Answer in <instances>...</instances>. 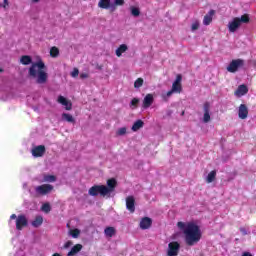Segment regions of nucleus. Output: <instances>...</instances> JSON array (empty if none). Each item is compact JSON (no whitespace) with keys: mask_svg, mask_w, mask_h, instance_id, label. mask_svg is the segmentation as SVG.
I'll use <instances>...</instances> for the list:
<instances>
[{"mask_svg":"<svg viewBox=\"0 0 256 256\" xmlns=\"http://www.w3.org/2000/svg\"><path fill=\"white\" fill-rule=\"evenodd\" d=\"M248 116H249V108H247V105L241 104L238 109L239 119H247Z\"/></svg>","mask_w":256,"mask_h":256,"instance_id":"obj_10","label":"nucleus"},{"mask_svg":"<svg viewBox=\"0 0 256 256\" xmlns=\"http://www.w3.org/2000/svg\"><path fill=\"white\" fill-rule=\"evenodd\" d=\"M41 211H43L44 213H51V204L49 203L43 204L41 207Z\"/></svg>","mask_w":256,"mask_h":256,"instance_id":"obj_31","label":"nucleus"},{"mask_svg":"<svg viewBox=\"0 0 256 256\" xmlns=\"http://www.w3.org/2000/svg\"><path fill=\"white\" fill-rule=\"evenodd\" d=\"M247 93H249V88H247V85L245 84L238 86L235 91V95H237V97H243V95H247Z\"/></svg>","mask_w":256,"mask_h":256,"instance_id":"obj_16","label":"nucleus"},{"mask_svg":"<svg viewBox=\"0 0 256 256\" xmlns=\"http://www.w3.org/2000/svg\"><path fill=\"white\" fill-rule=\"evenodd\" d=\"M20 63H22V65H31V63H33V58L29 55H24L21 57Z\"/></svg>","mask_w":256,"mask_h":256,"instance_id":"obj_24","label":"nucleus"},{"mask_svg":"<svg viewBox=\"0 0 256 256\" xmlns=\"http://www.w3.org/2000/svg\"><path fill=\"white\" fill-rule=\"evenodd\" d=\"M80 234H81V231L79 229H75L74 231H70V235H71V237H73V239H77Z\"/></svg>","mask_w":256,"mask_h":256,"instance_id":"obj_36","label":"nucleus"},{"mask_svg":"<svg viewBox=\"0 0 256 256\" xmlns=\"http://www.w3.org/2000/svg\"><path fill=\"white\" fill-rule=\"evenodd\" d=\"M153 105V94H147L143 100V108L149 109Z\"/></svg>","mask_w":256,"mask_h":256,"instance_id":"obj_18","label":"nucleus"},{"mask_svg":"<svg viewBox=\"0 0 256 256\" xmlns=\"http://www.w3.org/2000/svg\"><path fill=\"white\" fill-rule=\"evenodd\" d=\"M181 115H185V111H183V112L181 113Z\"/></svg>","mask_w":256,"mask_h":256,"instance_id":"obj_51","label":"nucleus"},{"mask_svg":"<svg viewBox=\"0 0 256 256\" xmlns=\"http://www.w3.org/2000/svg\"><path fill=\"white\" fill-rule=\"evenodd\" d=\"M111 4V0H100L98 3V7H100V9H109Z\"/></svg>","mask_w":256,"mask_h":256,"instance_id":"obj_26","label":"nucleus"},{"mask_svg":"<svg viewBox=\"0 0 256 256\" xmlns=\"http://www.w3.org/2000/svg\"><path fill=\"white\" fill-rule=\"evenodd\" d=\"M143 83H144L143 78H138V79L134 82V87H135V89H140V87H143Z\"/></svg>","mask_w":256,"mask_h":256,"instance_id":"obj_32","label":"nucleus"},{"mask_svg":"<svg viewBox=\"0 0 256 256\" xmlns=\"http://www.w3.org/2000/svg\"><path fill=\"white\" fill-rule=\"evenodd\" d=\"M31 153L34 157H43L45 155V145L35 146Z\"/></svg>","mask_w":256,"mask_h":256,"instance_id":"obj_11","label":"nucleus"},{"mask_svg":"<svg viewBox=\"0 0 256 256\" xmlns=\"http://www.w3.org/2000/svg\"><path fill=\"white\" fill-rule=\"evenodd\" d=\"M17 217H18V216H17L16 214H12V215L10 216V220H11V221H13V219H16V220H17Z\"/></svg>","mask_w":256,"mask_h":256,"instance_id":"obj_47","label":"nucleus"},{"mask_svg":"<svg viewBox=\"0 0 256 256\" xmlns=\"http://www.w3.org/2000/svg\"><path fill=\"white\" fill-rule=\"evenodd\" d=\"M238 23L241 25L242 23H249L250 19H249V15L244 14L242 15L240 18L236 17Z\"/></svg>","mask_w":256,"mask_h":256,"instance_id":"obj_30","label":"nucleus"},{"mask_svg":"<svg viewBox=\"0 0 256 256\" xmlns=\"http://www.w3.org/2000/svg\"><path fill=\"white\" fill-rule=\"evenodd\" d=\"M240 232L242 233V235H247V229H245V227H240Z\"/></svg>","mask_w":256,"mask_h":256,"instance_id":"obj_44","label":"nucleus"},{"mask_svg":"<svg viewBox=\"0 0 256 256\" xmlns=\"http://www.w3.org/2000/svg\"><path fill=\"white\" fill-rule=\"evenodd\" d=\"M210 111H211V103L205 102L203 104V112H204L203 123H209V121H211Z\"/></svg>","mask_w":256,"mask_h":256,"instance_id":"obj_8","label":"nucleus"},{"mask_svg":"<svg viewBox=\"0 0 256 256\" xmlns=\"http://www.w3.org/2000/svg\"><path fill=\"white\" fill-rule=\"evenodd\" d=\"M115 233L116 231H115V228L113 227H106L104 230V234L106 235V237H113Z\"/></svg>","mask_w":256,"mask_h":256,"instance_id":"obj_28","label":"nucleus"},{"mask_svg":"<svg viewBox=\"0 0 256 256\" xmlns=\"http://www.w3.org/2000/svg\"><path fill=\"white\" fill-rule=\"evenodd\" d=\"M29 225V220H27V216L24 214L18 215L16 219V230L17 231H23L24 227H27Z\"/></svg>","mask_w":256,"mask_h":256,"instance_id":"obj_6","label":"nucleus"},{"mask_svg":"<svg viewBox=\"0 0 256 256\" xmlns=\"http://www.w3.org/2000/svg\"><path fill=\"white\" fill-rule=\"evenodd\" d=\"M126 209H128L130 213H135V197L128 196L126 198Z\"/></svg>","mask_w":256,"mask_h":256,"instance_id":"obj_12","label":"nucleus"},{"mask_svg":"<svg viewBox=\"0 0 256 256\" xmlns=\"http://www.w3.org/2000/svg\"><path fill=\"white\" fill-rule=\"evenodd\" d=\"M53 190V185L51 184H43L35 187V192L37 195H49V193Z\"/></svg>","mask_w":256,"mask_h":256,"instance_id":"obj_7","label":"nucleus"},{"mask_svg":"<svg viewBox=\"0 0 256 256\" xmlns=\"http://www.w3.org/2000/svg\"><path fill=\"white\" fill-rule=\"evenodd\" d=\"M71 77H79V69L74 68L73 71L71 72Z\"/></svg>","mask_w":256,"mask_h":256,"instance_id":"obj_38","label":"nucleus"},{"mask_svg":"<svg viewBox=\"0 0 256 256\" xmlns=\"http://www.w3.org/2000/svg\"><path fill=\"white\" fill-rule=\"evenodd\" d=\"M0 73H3V69L0 68Z\"/></svg>","mask_w":256,"mask_h":256,"instance_id":"obj_50","label":"nucleus"},{"mask_svg":"<svg viewBox=\"0 0 256 256\" xmlns=\"http://www.w3.org/2000/svg\"><path fill=\"white\" fill-rule=\"evenodd\" d=\"M197 29H199V23H194L192 24V31H197Z\"/></svg>","mask_w":256,"mask_h":256,"instance_id":"obj_41","label":"nucleus"},{"mask_svg":"<svg viewBox=\"0 0 256 256\" xmlns=\"http://www.w3.org/2000/svg\"><path fill=\"white\" fill-rule=\"evenodd\" d=\"M107 193L108 195H111V193L115 192V188L117 187V180L115 179H109L107 180Z\"/></svg>","mask_w":256,"mask_h":256,"instance_id":"obj_14","label":"nucleus"},{"mask_svg":"<svg viewBox=\"0 0 256 256\" xmlns=\"http://www.w3.org/2000/svg\"><path fill=\"white\" fill-rule=\"evenodd\" d=\"M6 5H9V0H4V5H2V7H6Z\"/></svg>","mask_w":256,"mask_h":256,"instance_id":"obj_48","label":"nucleus"},{"mask_svg":"<svg viewBox=\"0 0 256 256\" xmlns=\"http://www.w3.org/2000/svg\"><path fill=\"white\" fill-rule=\"evenodd\" d=\"M240 27H241V24L239 23V21L236 18H234L228 24V28H229L230 33H235V31H237V29H239Z\"/></svg>","mask_w":256,"mask_h":256,"instance_id":"obj_17","label":"nucleus"},{"mask_svg":"<svg viewBox=\"0 0 256 256\" xmlns=\"http://www.w3.org/2000/svg\"><path fill=\"white\" fill-rule=\"evenodd\" d=\"M173 93H176L175 91H173V89L169 90V91L166 93V97H167V98L171 97V95H173Z\"/></svg>","mask_w":256,"mask_h":256,"instance_id":"obj_43","label":"nucleus"},{"mask_svg":"<svg viewBox=\"0 0 256 256\" xmlns=\"http://www.w3.org/2000/svg\"><path fill=\"white\" fill-rule=\"evenodd\" d=\"M32 3H39V0H32Z\"/></svg>","mask_w":256,"mask_h":256,"instance_id":"obj_49","label":"nucleus"},{"mask_svg":"<svg viewBox=\"0 0 256 256\" xmlns=\"http://www.w3.org/2000/svg\"><path fill=\"white\" fill-rule=\"evenodd\" d=\"M171 115H173V110H167L166 117H171Z\"/></svg>","mask_w":256,"mask_h":256,"instance_id":"obj_46","label":"nucleus"},{"mask_svg":"<svg viewBox=\"0 0 256 256\" xmlns=\"http://www.w3.org/2000/svg\"><path fill=\"white\" fill-rule=\"evenodd\" d=\"M88 194L91 195V197H97V195H100L101 197H111V195L107 192V186L105 185H94L88 190Z\"/></svg>","mask_w":256,"mask_h":256,"instance_id":"obj_3","label":"nucleus"},{"mask_svg":"<svg viewBox=\"0 0 256 256\" xmlns=\"http://www.w3.org/2000/svg\"><path fill=\"white\" fill-rule=\"evenodd\" d=\"M24 187H27V184H24Z\"/></svg>","mask_w":256,"mask_h":256,"instance_id":"obj_53","label":"nucleus"},{"mask_svg":"<svg viewBox=\"0 0 256 256\" xmlns=\"http://www.w3.org/2000/svg\"><path fill=\"white\" fill-rule=\"evenodd\" d=\"M0 7H3V5H1V3H0Z\"/></svg>","mask_w":256,"mask_h":256,"instance_id":"obj_54","label":"nucleus"},{"mask_svg":"<svg viewBox=\"0 0 256 256\" xmlns=\"http://www.w3.org/2000/svg\"><path fill=\"white\" fill-rule=\"evenodd\" d=\"M63 121H67V123H75V118H73V115L68 113L62 114Z\"/></svg>","mask_w":256,"mask_h":256,"instance_id":"obj_27","label":"nucleus"},{"mask_svg":"<svg viewBox=\"0 0 256 256\" xmlns=\"http://www.w3.org/2000/svg\"><path fill=\"white\" fill-rule=\"evenodd\" d=\"M151 225H153V220L149 217H144L140 221V229H143V230L149 229Z\"/></svg>","mask_w":256,"mask_h":256,"instance_id":"obj_15","label":"nucleus"},{"mask_svg":"<svg viewBox=\"0 0 256 256\" xmlns=\"http://www.w3.org/2000/svg\"><path fill=\"white\" fill-rule=\"evenodd\" d=\"M130 13L133 17H139V15H141V10H139V8H137L135 6H131Z\"/></svg>","mask_w":256,"mask_h":256,"instance_id":"obj_29","label":"nucleus"},{"mask_svg":"<svg viewBox=\"0 0 256 256\" xmlns=\"http://www.w3.org/2000/svg\"><path fill=\"white\" fill-rule=\"evenodd\" d=\"M114 4L117 6L125 5V0H114Z\"/></svg>","mask_w":256,"mask_h":256,"instance_id":"obj_39","label":"nucleus"},{"mask_svg":"<svg viewBox=\"0 0 256 256\" xmlns=\"http://www.w3.org/2000/svg\"><path fill=\"white\" fill-rule=\"evenodd\" d=\"M58 103H60V105H64L66 111H71V109H73V104L63 96L58 97Z\"/></svg>","mask_w":256,"mask_h":256,"instance_id":"obj_13","label":"nucleus"},{"mask_svg":"<svg viewBox=\"0 0 256 256\" xmlns=\"http://www.w3.org/2000/svg\"><path fill=\"white\" fill-rule=\"evenodd\" d=\"M71 245H73L72 241H68L64 244V249H69V247H71Z\"/></svg>","mask_w":256,"mask_h":256,"instance_id":"obj_40","label":"nucleus"},{"mask_svg":"<svg viewBox=\"0 0 256 256\" xmlns=\"http://www.w3.org/2000/svg\"><path fill=\"white\" fill-rule=\"evenodd\" d=\"M181 249V244L177 241L170 242L168 244V249H167V255L168 256H177L179 255V251Z\"/></svg>","mask_w":256,"mask_h":256,"instance_id":"obj_5","label":"nucleus"},{"mask_svg":"<svg viewBox=\"0 0 256 256\" xmlns=\"http://www.w3.org/2000/svg\"><path fill=\"white\" fill-rule=\"evenodd\" d=\"M88 78H89V74H87V73L80 74V79H88Z\"/></svg>","mask_w":256,"mask_h":256,"instance_id":"obj_42","label":"nucleus"},{"mask_svg":"<svg viewBox=\"0 0 256 256\" xmlns=\"http://www.w3.org/2000/svg\"><path fill=\"white\" fill-rule=\"evenodd\" d=\"M181 81H183V76L181 74H178L176 76V80L172 84V91H175L176 93H181V91H183Z\"/></svg>","mask_w":256,"mask_h":256,"instance_id":"obj_9","label":"nucleus"},{"mask_svg":"<svg viewBox=\"0 0 256 256\" xmlns=\"http://www.w3.org/2000/svg\"><path fill=\"white\" fill-rule=\"evenodd\" d=\"M127 133V128L126 127H122L119 128L116 132V135H119L120 137H123V135H125Z\"/></svg>","mask_w":256,"mask_h":256,"instance_id":"obj_35","label":"nucleus"},{"mask_svg":"<svg viewBox=\"0 0 256 256\" xmlns=\"http://www.w3.org/2000/svg\"><path fill=\"white\" fill-rule=\"evenodd\" d=\"M128 49L129 47L126 44H122L116 49V55L121 57Z\"/></svg>","mask_w":256,"mask_h":256,"instance_id":"obj_22","label":"nucleus"},{"mask_svg":"<svg viewBox=\"0 0 256 256\" xmlns=\"http://www.w3.org/2000/svg\"><path fill=\"white\" fill-rule=\"evenodd\" d=\"M177 227L180 231H183L184 241L188 247H193L201 241L202 233L199 225L193 222L187 224L185 222H178Z\"/></svg>","mask_w":256,"mask_h":256,"instance_id":"obj_1","label":"nucleus"},{"mask_svg":"<svg viewBox=\"0 0 256 256\" xmlns=\"http://www.w3.org/2000/svg\"><path fill=\"white\" fill-rule=\"evenodd\" d=\"M245 65V61L241 59L232 60L230 64L227 66V71L229 73H237L239 67H243Z\"/></svg>","mask_w":256,"mask_h":256,"instance_id":"obj_4","label":"nucleus"},{"mask_svg":"<svg viewBox=\"0 0 256 256\" xmlns=\"http://www.w3.org/2000/svg\"><path fill=\"white\" fill-rule=\"evenodd\" d=\"M213 15H215V10H210L208 14L204 16L203 24L211 25V21H213Z\"/></svg>","mask_w":256,"mask_h":256,"instance_id":"obj_19","label":"nucleus"},{"mask_svg":"<svg viewBox=\"0 0 256 256\" xmlns=\"http://www.w3.org/2000/svg\"><path fill=\"white\" fill-rule=\"evenodd\" d=\"M43 225V216H36L34 221H32V227H41Z\"/></svg>","mask_w":256,"mask_h":256,"instance_id":"obj_21","label":"nucleus"},{"mask_svg":"<svg viewBox=\"0 0 256 256\" xmlns=\"http://www.w3.org/2000/svg\"><path fill=\"white\" fill-rule=\"evenodd\" d=\"M116 6L117 5H115V4H110L109 9H111V11L113 12V11H115V9H117Z\"/></svg>","mask_w":256,"mask_h":256,"instance_id":"obj_45","label":"nucleus"},{"mask_svg":"<svg viewBox=\"0 0 256 256\" xmlns=\"http://www.w3.org/2000/svg\"><path fill=\"white\" fill-rule=\"evenodd\" d=\"M139 98H133L130 102V107H137L139 105Z\"/></svg>","mask_w":256,"mask_h":256,"instance_id":"obj_37","label":"nucleus"},{"mask_svg":"<svg viewBox=\"0 0 256 256\" xmlns=\"http://www.w3.org/2000/svg\"><path fill=\"white\" fill-rule=\"evenodd\" d=\"M217 177V170H212L206 177V183H213Z\"/></svg>","mask_w":256,"mask_h":256,"instance_id":"obj_23","label":"nucleus"},{"mask_svg":"<svg viewBox=\"0 0 256 256\" xmlns=\"http://www.w3.org/2000/svg\"><path fill=\"white\" fill-rule=\"evenodd\" d=\"M98 69H102V67H101V66H99V67H98Z\"/></svg>","mask_w":256,"mask_h":256,"instance_id":"obj_52","label":"nucleus"},{"mask_svg":"<svg viewBox=\"0 0 256 256\" xmlns=\"http://www.w3.org/2000/svg\"><path fill=\"white\" fill-rule=\"evenodd\" d=\"M44 180L47 181V183H55V181H57V177L53 175H47L44 177Z\"/></svg>","mask_w":256,"mask_h":256,"instance_id":"obj_34","label":"nucleus"},{"mask_svg":"<svg viewBox=\"0 0 256 256\" xmlns=\"http://www.w3.org/2000/svg\"><path fill=\"white\" fill-rule=\"evenodd\" d=\"M47 66L43 61L34 62L28 70V75L32 79H36L38 85H45L49 75L47 74Z\"/></svg>","mask_w":256,"mask_h":256,"instance_id":"obj_2","label":"nucleus"},{"mask_svg":"<svg viewBox=\"0 0 256 256\" xmlns=\"http://www.w3.org/2000/svg\"><path fill=\"white\" fill-rule=\"evenodd\" d=\"M144 125L145 122L143 120H137L132 126V131H139V129H143Z\"/></svg>","mask_w":256,"mask_h":256,"instance_id":"obj_25","label":"nucleus"},{"mask_svg":"<svg viewBox=\"0 0 256 256\" xmlns=\"http://www.w3.org/2000/svg\"><path fill=\"white\" fill-rule=\"evenodd\" d=\"M83 249V245L81 244H76L75 246H73L71 248V250L68 252L67 256H75L77 255V253H79V251H81Z\"/></svg>","mask_w":256,"mask_h":256,"instance_id":"obj_20","label":"nucleus"},{"mask_svg":"<svg viewBox=\"0 0 256 256\" xmlns=\"http://www.w3.org/2000/svg\"><path fill=\"white\" fill-rule=\"evenodd\" d=\"M50 55L52 56V57H59V48H57V47H52L51 49H50Z\"/></svg>","mask_w":256,"mask_h":256,"instance_id":"obj_33","label":"nucleus"}]
</instances>
